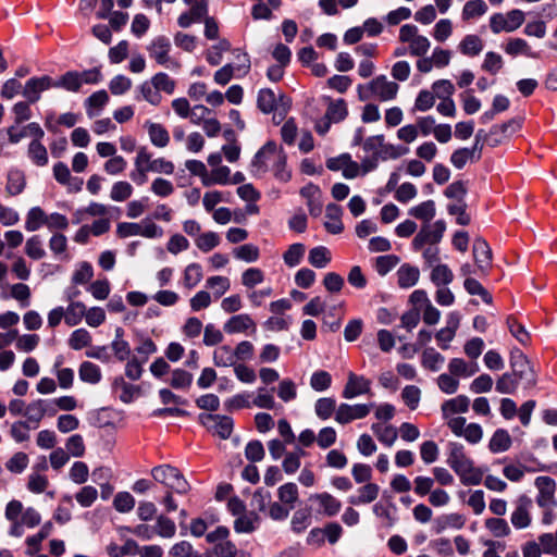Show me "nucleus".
Segmentation results:
<instances>
[{
    "label": "nucleus",
    "instance_id": "nucleus-43",
    "mask_svg": "<svg viewBox=\"0 0 557 557\" xmlns=\"http://www.w3.org/2000/svg\"><path fill=\"white\" fill-rule=\"evenodd\" d=\"M26 182L24 173L20 170H11L8 173V182L5 191L10 196H16L21 194L25 188Z\"/></svg>",
    "mask_w": 557,
    "mask_h": 557
},
{
    "label": "nucleus",
    "instance_id": "nucleus-7",
    "mask_svg": "<svg viewBox=\"0 0 557 557\" xmlns=\"http://www.w3.org/2000/svg\"><path fill=\"white\" fill-rule=\"evenodd\" d=\"M525 20V14L519 9H513L507 13H494L490 17V28L492 33H512L517 30Z\"/></svg>",
    "mask_w": 557,
    "mask_h": 557
},
{
    "label": "nucleus",
    "instance_id": "nucleus-57",
    "mask_svg": "<svg viewBox=\"0 0 557 557\" xmlns=\"http://www.w3.org/2000/svg\"><path fill=\"white\" fill-rule=\"evenodd\" d=\"M47 215L39 207L32 208L26 216L25 228L28 232L37 231L41 225H46Z\"/></svg>",
    "mask_w": 557,
    "mask_h": 557
},
{
    "label": "nucleus",
    "instance_id": "nucleus-58",
    "mask_svg": "<svg viewBox=\"0 0 557 557\" xmlns=\"http://www.w3.org/2000/svg\"><path fill=\"white\" fill-rule=\"evenodd\" d=\"M29 458L27 454L17 451L13 454L5 462V469L14 474L22 473L28 466Z\"/></svg>",
    "mask_w": 557,
    "mask_h": 557
},
{
    "label": "nucleus",
    "instance_id": "nucleus-64",
    "mask_svg": "<svg viewBox=\"0 0 557 557\" xmlns=\"http://www.w3.org/2000/svg\"><path fill=\"white\" fill-rule=\"evenodd\" d=\"M206 285L213 290V295L218 299L230 289L231 282L226 276L215 275L209 277Z\"/></svg>",
    "mask_w": 557,
    "mask_h": 557
},
{
    "label": "nucleus",
    "instance_id": "nucleus-3",
    "mask_svg": "<svg viewBox=\"0 0 557 557\" xmlns=\"http://www.w3.org/2000/svg\"><path fill=\"white\" fill-rule=\"evenodd\" d=\"M151 475L154 481L164 485L168 491L186 494L190 488L182 472L170 465H162L152 468Z\"/></svg>",
    "mask_w": 557,
    "mask_h": 557
},
{
    "label": "nucleus",
    "instance_id": "nucleus-60",
    "mask_svg": "<svg viewBox=\"0 0 557 557\" xmlns=\"http://www.w3.org/2000/svg\"><path fill=\"white\" fill-rule=\"evenodd\" d=\"M484 525L495 537H505L511 532L509 524L503 518H487Z\"/></svg>",
    "mask_w": 557,
    "mask_h": 557
},
{
    "label": "nucleus",
    "instance_id": "nucleus-27",
    "mask_svg": "<svg viewBox=\"0 0 557 557\" xmlns=\"http://www.w3.org/2000/svg\"><path fill=\"white\" fill-rule=\"evenodd\" d=\"M503 48L504 51L512 58H516L518 55L537 58V54L532 51V48L528 44V41L519 37L509 38L507 42L503 46Z\"/></svg>",
    "mask_w": 557,
    "mask_h": 557
},
{
    "label": "nucleus",
    "instance_id": "nucleus-37",
    "mask_svg": "<svg viewBox=\"0 0 557 557\" xmlns=\"http://www.w3.org/2000/svg\"><path fill=\"white\" fill-rule=\"evenodd\" d=\"M213 363L216 367H235L236 358L234 349L228 345H222L213 351Z\"/></svg>",
    "mask_w": 557,
    "mask_h": 557
},
{
    "label": "nucleus",
    "instance_id": "nucleus-62",
    "mask_svg": "<svg viewBox=\"0 0 557 557\" xmlns=\"http://www.w3.org/2000/svg\"><path fill=\"white\" fill-rule=\"evenodd\" d=\"M28 157L38 166H45L48 163V152L40 140H33L28 146Z\"/></svg>",
    "mask_w": 557,
    "mask_h": 557
},
{
    "label": "nucleus",
    "instance_id": "nucleus-20",
    "mask_svg": "<svg viewBox=\"0 0 557 557\" xmlns=\"http://www.w3.org/2000/svg\"><path fill=\"white\" fill-rule=\"evenodd\" d=\"M309 500L318 505L317 512L319 515L326 517L336 516L342 508V503L327 492L312 494Z\"/></svg>",
    "mask_w": 557,
    "mask_h": 557
},
{
    "label": "nucleus",
    "instance_id": "nucleus-56",
    "mask_svg": "<svg viewBox=\"0 0 557 557\" xmlns=\"http://www.w3.org/2000/svg\"><path fill=\"white\" fill-rule=\"evenodd\" d=\"M336 400L332 397L319 398L314 404L315 414L321 420H327L331 416L336 412Z\"/></svg>",
    "mask_w": 557,
    "mask_h": 557
},
{
    "label": "nucleus",
    "instance_id": "nucleus-36",
    "mask_svg": "<svg viewBox=\"0 0 557 557\" xmlns=\"http://www.w3.org/2000/svg\"><path fill=\"white\" fill-rule=\"evenodd\" d=\"M511 446V438L509 433L504 429H498L492 435L488 448L492 453H503L509 449Z\"/></svg>",
    "mask_w": 557,
    "mask_h": 557
},
{
    "label": "nucleus",
    "instance_id": "nucleus-2",
    "mask_svg": "<svg viewBox=\"0 0 557 557\" xmlns=\"http://www.w3.org/2000/svg\"><path fill=\"white\" fill-rule=\"evenodd\" d=\"M447 465L459 476L463 485H478L483 480V471L474 467L473 460L466 454L460 443L450 442L447 445Z\"/></svg>",
    "mask_w": 557,
    "mask_h": 557
},
{
    "label": "nucleus",
    "instance_id": "nucleus-50",
    "mask_svg": "<svg viewBox=\"0 0 557 557\" xmlns=\"http://www.w3.org/2000/svg\"><path fill=\"white\" fill-rule=\"evenodd\" d=\"M348 114L347 104L344 99L330 101L325 115L326 119L333 121V123L342 122Z\"/></svg>",
    "mask_w": 557,
    "mask_h": 557
},
{
    "label": "nucleus",
    "instance_id": "nucleus-52",
    "mask_svg": "<svg viewBox=\"0 0 557 557\" xmlns=\"http://www.w3.org/2000/svg\"><path fill=\"white\" fill-rule=\"evenodd\" d=\"M29 431L30 426L27 421L17 420L10 425L9 434L15 443L21 444L30 438Z\"/></svg>",
    "mask_w": 557,
    "mask_h": 557
},
{
    "label": "nucleus",
    "instance_id": "nucleus-53",
    "mask_svg": "<svg viewBox=\"0 0 557 557\" xmlns=\"http://www.w3.org/2000/svg\"><path fill=\"white\" fill-rule=\"evenodd\" d=\"M409 214L424 222H430L435 215V202L433 200L423 201L420 205L412 207L409 210Z\"/></svg>",
    "mask_w": 557,
    "mask_h": 557
},
{
    "label": "nucleus",
    "instance_id": "nucleus-54",
    "mask_svg": "<svg viewBox=\"0 0 557 557\" xmlns=\"http://www.w3.org/2000/svg\"><path fill=\"white\" fill-rule=\"evenodd\" d=\"M487 12V5L483 0L467 1L462 9V20L469 21L484 15Z\"/></svg>",
    "mask_w": 557,
    "mask_h": 557
},
{
    "label": "nucleus",
    "instance_id": "nucleus-42",
    "mask_svg": "<svg viewBox=\"0 0 557 557\" xmlns=\"http://www.w3.org/2000/svg\"><path fill=\"white\" fill-rule=\"evenodd\" d=\"M277 497L283 505H286L293 509L299 497L297 485L293 482L281 485L277 488Z\"/></svg>",
    "mask_w": 557,
    "mask_h": 557
},
{
    "label": "nucleus",
    "instance_id": "nucleus-15",
    "mask_svg": "<svg viewBox=\"0 0 557 557\" xmlns=\"http://www.w3.org/2000/svg\"><path fill=\"white\" fill-rule=\"evenodd\" d=\"M484 132L480 129L475 135V143L472 148H460L455 150L450 156V162L456 169H462L468 161L479 160L481 158V140Z\"/></svg>",
    "mask_w": 557,
    "mask_h": 557
},
{
    "label": "nucleus",
    "instance_id": "nucleus-28",
    "mask_svg": "<svg viewBox=\"0 0 557 557\" xmlns=\"http://www.w3.org/2000/svg\"><path fill=\"white\" fill-rule=\"evenodd\" d=\"M86 313L87 307L84 302L71 300L64 309V322L67 326H76L82 322Z\"/></svg>",
    "mask_w": 557,
    "mask_h": 557
},
{
    "label": "nucleus",
    "instance_id": "nucleus-30",
    "mask_svg": "<svg viewBox=\"0 0 557 557\" xmlns=\"http://www.w3.org/2000/svg\"><path fill=\"white\" fill-rule=\"evenodd\" d=\"M420 277V271L417 267L405 263L397 270V283L400 288H410L414 286Z\"/></svg>",
    "mask_w": 557,
    "mask_h": 557
},
{
    "label": "nucleus",
    "instance_id": "nucleus-44",
    "mask_svg": "<svg viewBox=\"0 0 557 557\" xmlns=\"http://www.w3.org/2000/svg\"><path fill=\"white\" fill-rule=\"evenodd\" d=\"M458 48L462 54L474 57L483 50V41L478 35H467L460 41Z\"/></svg>",
    "mask_w": 557,
    "mask_h": 557
},
{
    "label": "nucleus",
    "instance_id": "nucleus-18",
    "mask_svg": "<svg viewBox=\"0 0 557 557\" xmlns=\"http://www.w3.org/2000/svg\"><path fill=\"white\" fill-rule=\"evenodd\" d=\"M371 393V381L363 375H358L354 372H348L347 382L342 392V396L345 399H352L360 395H367Z\"/></svg>",
    "mask_w": 557,
    "mask_h": 557
},
{
    "label": "nucleus",
    "instance_id": "nucleus-51",
    "mask_svg": "<svg viewBox=\"0 0 557 557\" xmlns=\"http://www.w3.org/2000/svg\"><path fill=\"white\" fill-rule=\"evenodd\" d=\"M430 278L437 287L447 286L454 280L451 270L446 264H437L433 268Z\"/></svg>",
    "mask_w": 557,
    "mask_h": 557
},
{
    "label": "nucleus",
    "instance_id": "nucleus-63",
    "mask_svg": "<svg viewBox=\"0 0 557 557\" xmlns=\"http://www.w3.org/2000/svg\"><path fill=\"white\" fill-rule=\"evenodd\" d=\"M154 533L161 537L171 539L176 533V525L173 520L163 515H160L157 518Z\"/></svg>",
    "mask_w": 557,
    "mask_h": 557
},
{
    "label": "nucleus",
    "instance_id": "nucleus-17",
    "mask_svg": "<svg viewBox=\"0 0 557 557\" xmlns=\"http://www.w3.org/2000/svg\"><path fill=\"white\" fill-rule=\"evenodd\" d=\"M537 488L536 504L539 507L557 506L555 497L556 482L550 476H537L534 481Z\"/></svg>",
    "mask_w": 557,
    "mask_h": 557
},
{
    "label": "nucleus",
    "instance_id": "nucleus-38",
    "mask_svg": "<svg viewBox=\"0 0 557 557\" xmlns=\"http://www.w3.org/2000/svg\"><path fill=\"white\" fill-rule=\"evenodd\" d=\"M108 101L109 96L106 90H98L90 95L85 101L88 116L92 117L97 115Z\"/></svg>",
    "mask_w": 557,
    "mask_h": 557
},
{
    "label": "nucleus",
    "instance_id": "nucleus-29",
    "mask_svg": "<svg viewBox=\"0 0 557 557\" xmlns=\"http://www.w3.org/2000/svg\"><path fill=\"white\" fill-rule=\"evenodd\" d=\"M249 329L256 330V324L247 313L233 315L225 324L224 331L228 334L243 333Z\"/></svg>",
    "mask_w": 557,
    "mask_h": 557
},
{
    "label": "nucleus",
    "instance_id": "nucleus-35",
    "mask_svg": "<svg viewBox=\"0 0 557 557\" xmlns=\"http://www.w3.org/2000/svg\"><path fill=\"white\" fill-rule=\"evenodd\" d=\"M257 106L258 109L264 114H269L275 111L277 107V98L275 92L270 88L260 89L257 97Z\"/></svg>",
    "mask_w": 557,
    "mask_h": 557
},
{
    "label": "nucleus",
    "instance_id": "nucleus-32",
    "mask_svg": "<svg viewBox=\"0 0 557 557\" xmlns=\"http://www.w3.org/2000/svg\"><path fill=\"white\" fill-rule=\"evenodd\" d=\"M380 493V486L375 483L368 482L358 490L357 496H350L348 498L351 505L370 504L374 502Z\"/></svg>",
    "mask_w": 557,
    "mask_h": 557
},
{
    "label": "nucleus",
    "instance_id": "nucleus-46",
    "mask_svg": "<svg viewBox=\"0 0 557 557\" xmlns=\"http://www.w3.org/2000/svg\"><path fill=\"white\" fill-rule=\"evenodd\" d=\"M259 523V517L255 512L242 513L234 522V529L237 533H250L255 531Z\"/></svg>",
    "mask_w": 557,
    "mask_h": 557
},
{
    "label": "nucleus",
    "instance_id": "nucleus-19",
    "mask_svg": "<svg viewBox=\"0 0 557 557\" xmlns=\"http://www.w3.org/2000/svg\"><path fill=\"white\" fill-rule=\"evenodd\" d=\"M53 86L52 77L48 75L32 77L23 87L22 95L29 103H36L40 99V94Z\"/></svg>",
    "mask_w": 557,
    "mask_h": 557
},
{
    "label": "nucleus",
    "instance_id": "nucleus-41",
    "mask_svg": "<svg viewBox=\"0 0 557 557\" xmlns=\"http://www.w3.org/2000/svg\"><path fill=\"white\" fill-rule=\"evenodd\" d=\"M331 260V251L324 246L314 247L309 251L308 261L312 267L317 269H323L327 267Z\"/></svg>",
    "mask_w": 557,
    "mask_h": 557
},
{
    "label": "nucleus",
    "instance_id": "nucleus-4",
    "mask_svg": "<svg viewBox=\"0 0 557 557\" xmlns=\"http://www.w3.org/2000/svg\"><path fill=\"white\" fill-rule=\"evenodd\" d=\"M398 39L408 45V53L412 57H424L431 47L429 38L421 35L419 28L413 24L403 25Z\"/></svg>",
    "mask_w": 557,
    "mask_h": 557
},
{
    "label": "nucleus",
    "instance_id": "nucleus-22",
    "mask_svg": "<svg viewBox=\"0 0 557 557\" xmlns=\"http://www.w3.org/2000/svg\"><path fill=\"white\" fill-rule=\"evenodd\" d=\"M57 412L54 408H50L45 399H37L26 406L24 416L27 418L28 423H35L36 426L40 423L46 414L53 416Z\"/></svg>",
    "mask_w": 557,
    "mask_h": 557
},
{
    "label": "nucleus",
    "instance_id": "nucleus-48",
    "mask_svg": "<svg viewBox=\"0 0 557 557\" xmlns=\"http://www.w3.org/2000/svg\"><path fill=\"white\" fill-rule=\"evenodd\" d=\"M231 183V170L226 165H221L211 170L205 178V186H211L214 184L228 185Z\"/></svg>",
    "mask_w": 557,
    "mask_h": 557
},
{
    "label": "nucleus",
    "instance_id": "nucleus-49",
    "mask_svg": "<svg viewBox=\"0 0 557 557\" xmlns=\"http://www.w3.org/2000/svg\"><path fill=\"white\" fill-rule=\"evenodd\" d=\"M202 277L201 265L199 263H190L184 270L183 285L191 289L201 282Z\"/></svg>",
    "mask_w": 557,
    "mask_h": 557
},
{
    "label": "nucleus",
    "instance_id": "nucleus-21",
    "mask_svg": "<svg viewBox=\"0 0 557 557\" xmlns=\"http://www.w3.org/2000/svg\"><path fill=\"white\" fill-rule=\"evenodd\" d=\"M53 176L55 181L66 186L69 193H78L83 187V178L72 176L69 166L63 162H58L53 166Z\"/></svg>",
    "mask_w": 557,
    "mask_h": 557
},
{
    "label": "nucleus",
    "instance_id": "nucleus-25",
    "mask_svg": "<svg viewBox=\"0 0 557 557\" xmlns=\"http://www.w3.org/2000/svg\"><path fill=\"white\" fill-rule=\"evenodd\" d=\"M343 209L336 203H329L326 206L324 226L331 234H341L344 230L342 222Z\"/></svg>",
    "mask_w": 557,
    "mask_h": 557
},
{
    "label": "nucleus",
    "instance_id": "nucleus-59",
    "mask_svg": "<svg viewBox=\"0 0 557 557\" xmlns=\"http://www.w3.org/2000/svg\"><path fill=\"white\" fill-rule=\"evenodd\" d=\"M134 188L131 183L126 181L115 182L110 191V198L116 202H123L133 195Z\"/></svg>",
    "mask_w": 557,
    "mask_h": 557
},
{
    "label": "nucleus",
    "instance_id": "nucleus-26",
    "mask_svg": "<svg viewBox=\"0 0 557 557\" xmlns=\"http://www.w3.org/2000/svg\"><path fill=\"white\" fill-rule=\"evenodd\" d=\"M466 523L463 515L458 512L446 513L437 517L434 522V530L437 534L447 529H462Z\"/></svg>",
    "mask_w": 557,
    "mask_h": 557
},
{
    "label": "nucleus",
    "instance_id": "nucleus-24",
    "mask_svg": "<svg viewBox=\"0 0 557 557\" xmlns=\"http://www.w3.org/2000/svg\"><path fill=\"white\" fill-rule=\"evenodd\" d=\"M470 399L465 395H458L455 398L445 400L442 406V414L445 420L454 418L456 413H466L469 410Z\"/></svg>",
    "mask_w": 557,
    "mask_h": 557
},
{
    "label": "nucleus",
    "instance_id": "nucleus-10",
    "mask_svg": "<svg viewBox=\"0 0 557 557\" xmlns=\"http://www.w3.org/2000/svg\"><path fill=\"white\" fill-rule=\"evenodd\" d=\"M199 422L207 428L208 431L222 440H227L234 428V421L228 416L201 413L199 414Z\"/></svg>",
    "mask_w": 557,
    "mask_h": 557
},
{
    "label": "nucleus",
    "instance_id": "nucleus-45",
    "mask_svg": "<svg viewBox=\"0 0 557 557\" xmlns=\"http://www.w3.org/2000/svg\"><path fill=\"white\" fill-rule=\"evenodd\" d=\"M78 375L83 382L89 384H97L100 382L102 376L100 368L90 361H84L81 363Z\"/></svg>",
    "mask_w": 557,
    "mask_h": 557
},
{
    "label": "nucleus",
    "instance_id": "nucleus-1",
    "mask_svg": "<svg viewBox=\"0 0 557 557\" xmlns=\"http://www.w3.org/2000/svg\"><path fill=\"white\" fill-rule=\"evenodd\" d=\"M269 170L282 182H287L290 178V173L286 169V154L274 141L267 143L251 161L253 175L260 176Z\"/></svg>",
    "mask_w": 557,
    "mask_h": 557
},
{
    "label": "nucleus",
    "instance_id": "nucleus-8",
    "mask_svg": "<svg viewBox=\"0 0 557 557\" xmlns=\"http://www.w3.org/2000/svg\"><path fill=\"white\" fill-rule=\"evenodd\" d=\"M510 367L512 374L521 381L525 387L530 388L536 384L535 372L530 364L527 356L519 349L511 351Z\"/></svg>",
    "mask_w": 557,
    "mask_h": 557
},
{
    "label": "nucleus",
    "instance_id": "nucleus-11",
    "mask_svg": "<svg viewBox=\"0 0 557 557\" xmlns=\"http://www.w3.org/2000/svg\"><path fill=\"white\" fill-rule=\"evenodd\" d=\"M374 407L373 403L355 405L342 403L336 409L334 420L338 424L345 425L355 420L366 418Z\"/></svg>",
    "mask_w": 557,
    "mask_h": 557
},
{
    "label": "nucleus",
    "instance_id": "nucleus-6",
    "mask_svg": "<svg viewBox=\"0 0 557 557\" xmlns=\"http://www.w3.org/2000/svg\"><path fill=\"white\" fill-rule=\"evenodd\" d=\"M362 147L366 152L371 153L379 160L397 159L408 152V148L396 147L385 143L383 135L368 137L363 141Z\"/></svg>",
    "mask_w": 557,
    "mask_h": 557
},
{
    "label": "nucleus",
    "instance_id": "nucleus-55",
    "mask_svg": "<svg viewBox=\"0 0 557 557\" xmlns=\"http://www.w3.org/2000/svg\"><path fill=\"white\" fill-rule=\"evenodd\" d=\"M312 521L311 510L308 508L299 509L294 512L290 521L292 530L295 533L304 532Z\"/></svg>",
    "mask_w": 557,
    "mask_h": 557
},
{
    "label": "nucleus",
    "instance_id": "nucleus-34",
    "mask_svg": "<svg viewBox=\"0 0 557 557\" xmlns=\"http://www.w3.org/2000/svg\"><path fill=\"white\" fill-rule=\"evenodd\" d=\"M371 430L374 433V435L377 437V440L382 444L386 445L387 447L393 446L398 436L397 429L393 425H383L381 423H373L371 425Z\"/></svg>",
    "mask_w": 557,
    "mask_h": 557
},
{
    "label": "nucleus",
    "instance_id": "nucleus-31",
    "mask_svg": "<svg viewBox=\"0 0 557 557\" xmlns=\"http://www.w3.org/2000/svg\"><path fill=\"white\" fill-rule=\"evenodd\" d=\"M448 371L454 376L470 377L479 371L476 362L468 363L461 358H453L448 363Z\"/></svg>",
    "mask_w": 557,
    "mask_h": 557
},
{
    "label": "nucleus",
    "instance_id": "nucleus-47",
    "mask_svg": "<svg viewBox=\"0 0 557 557\" xmlns=\"http://www.w3.org/2000/svg\"><path fill=\"white\" fill-rule=\"evenodd\" d=\"M444 361V356L436 351L434 348H426L421 356L422 366L433 372L438 371L442 368Z\"/></svg>",
    "mask_w": 557,
    "mask_h": 557
},
{
    "label": "nucleus",
    "instance_id": "nucleus-39",
    "mask_svg": "<svg viewBox=\"0 0 557 557\" xmlns=\"http://www.w3.org/2000/svg\"><path fill=\"white\" fill-rule=\"evenodd\" d=\"M91 342H92V336L89 333V331H87L84 327H81V329L74 330L71 333V335L67 339V345L73 350H81L83 348L89 347L91 345Z\"/></svg>",
    "mask_w": 557,
    "mask_h": 557
},
{
    "label": "nucleus",
    "instance_id": "nucleus-14",
    "mask_svg": "<svg viewBox=\"0 0 557 557\" xmlns=\"http://www.w3.org/2000/svg\"><path fill=\"white\" fill-rule=\"evenodd\" d=\"M472 255L478 269V275L485 276L492 268V249L483 238H475L472 246Z\"/></svg>",
    "mask_w": 557,
    "mask_h": 557
},
{
    "label": "nucleus",
    "instance_id": "nucleus-16",
    "mask_svg": "<svg viewBox=\"0 0 557 557\" xmlns=\"http://www.w3.org/2000/svg\"><path fill=\"white\" fill-rule=\"evenodd\" d=\"M369 89L373 97L381 101H389L396 98L399 86L397 83L388 81L385 75H379L369 82Z\"/></svg>",
    "mask_w": 557,
    "mask_h": 557
},
{
    "label": "nucleus",
    "instance_id": "nucleus-9",
    "mask_svg": "<svg viewBox=\"0 0 557 557\" xmlns=\"http://www.w3.org/2000/svg\"><path fill=\"white\" fill-rule=\"evenodd\" d=\"M446 224L443 220H438L433 224H425L412 240V248L416 251L421 250L425 245L436 246L444 235Z\"/></svg>",
    "mask_w": 557,
    "mask_h": 557
},
{
    "label": "nucleus",
    "instance_id": "nucleus-61",
    "mask_svg": "<svg viewBox=\"0 0 557 557\" xmlns=\"http://www.w3.org/2000/svg\"><path fill=\"white\" fill-rule=\"evenodd\" d=\"M306 247L304 244L296 243L290 245L283 255V260L286 265L294 268L300 263L304 258Z\"/></svg>",
    "mask_w": 557,
    "mask_h": 557
},
{
    "label": "nucleus",
    "instance_id": "nucleus-5",
    "mask_svg": "<svg viewBox=\"0 0 557 557\" xmlns=\"http://www.w3.org/2000/svg\"><path fill=\"white\" fill-rule=\"evenodd\" d=\"M149 57L154 60L159 65L165 69L177 72L181 69V62L170 55L171 42L165 36L154 37L147 47Z\"/></svg>",
    "mask_w": 557,
    "mask_h": 557
},
{
    "label": "nucleus",
    "instance_id": "nucleus-33",
    "mask_svg": "<svg viewBox=\"0 0 557 557\" xmlns=\"http://www.w3.org/2000/svg\"><path fill=\"white\" fill-rule=\"evenodd\" d=\"M150 141L153 146L164 148L170 143V135L166 128L159 123H147Z\"/></svg>",
    "mask_w": 557,
    "mask_h": 557
},
{
    "label": "nucleus",
    "instance_id": "nucleus-23",
    "mask_svg": "<svg viewBox=\"0 0 557 557\" xmlns=\"http://www.w3.org/2000/svg\"><path fill=\"white\" fill-rule=\"evenodd\" d=\"M208 14V5L205 0H199L191 5L188 12L182 13L177 18V24L182 28L189 27L193 23H198L205 20Z\"/></svg>",
    "mask_w": 557,
    "mask_h": 557
},
{
    "label": "nucleus",
    "instance_id": "nucleus-40",
    "mask_svg": "<svg viewBox=\"0 0 557 557\" xmlns=\"http://www.w3.org/2000/svg\"><path fill=\"white\" fill-rule=\"evenodd\" d=\"M59 87L76 92L82 87V76L75 71L66 72L60 79L53 81L52 88Z\"/></svg>",
    "mask_w": 557,
    "mask_h": 557
},
{
    "label": "nucleus",
    "instance_id": "nucleus-13",
    "mask_svg": "<svg viewBox=\"0 0 557 557\" xmlns=\"http://www.w3.org/2000/svg\"><path fill=\"white\" fill-rule=\"evenodd\" d=\"M533 500L525 494L520 495L516 500V507L511 512L510 521L512 525L520 530L527 529L532 523L531 509Z\"/></svg>",
    "mask_w": 557,
    "mask_h": 557
},
{
    "label": "nucleus",
    "instance_id": "nucleus-12",
    "mask_svg": "<svg viewBox=\"0 0 557 557\" xmlns=\"http://www.w3.org/2000/svg\"><path fill=\"white\" fill-rule=\"evenodd\" d=\"M447 426L456 436H462L470 444H478L483 437V430L478 423L466 425V418H450Z\"/></svg>",
    "mask_w": 557,
    "mask_h": 557
}]
</instances>
